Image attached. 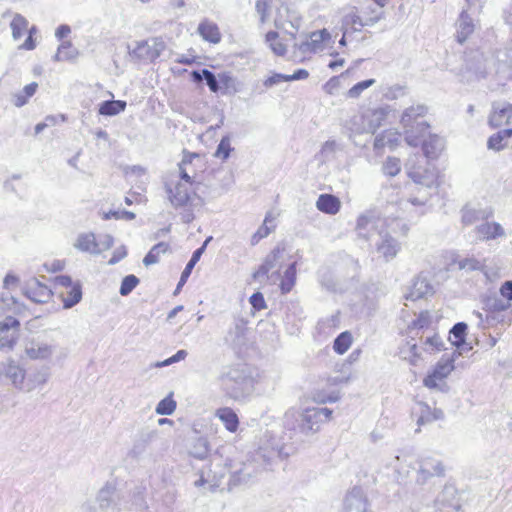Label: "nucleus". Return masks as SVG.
I'll return each mask as SVG.
<instances>
[{
  "label": "nucleus",
  "instance_id": "f257e3e1",
  "mask_svg": "<svg viewBox=\"0 0 512 512\" xmlns=\"http://www.w3.org/2000/svg\"><path fill=\"white\" fill-rule=\"evenodd\" d=\"M494 69L501 80L512 79V47L497 49L491 56L481 50H472L465 55L460 80L471 83L487 78Z\"/></svg>",
  "mask_w": 512,
  "mask_h": 512
},
{
  "label": "nucleus",
  "instance_id": "f03ea898",
  "mask_svg": "<svg viewBox=\"0 0 512 512\" xmlns=\"http://www.w3.org/2000/svg\"><path fill=\"white\" fill-rule=\"evenodd\" d=\"M332 410L326 407H308L303 410L289 409L284 415V427L290 438L303 441L305 437L319 431L321 425L328 421Z\"/></svg>",
  "mask_w": 512,
  "mask_h": 512
},
{
  "label": "nucleus",
  "instance_id": "7ed1b4c3",
  "mask_svg": "<svg viewBox=\"0 0 512 512\" xmlns=\"http://www.w3.org/2000/svg\"><path fill=\"white\" fill-rule=\"evenodd\" d=\"M218 380L225 396L237 402L248 400L254 390L252 376L240 366L225 368Z\"/></svg>",
  "mask_w": 512,
  "mask_h": 512
},
{
  "label": "nucleus",
  "instance_id": "20e7f679",
  "mask_svg": "<svg viewBox=\"0 0 512 512\" xmlns=\"http://www.w3.org/2000/svg\"><path fill=\"white\" fill-rule=\"evenodd\" d=\"M389 231L393 236H405L408 231V225L400 218H376L371 213L362 214L357 219L356 230L360 237L369 240L372 236L371 229H381Z\"/></svg>",
  "mask_w": 512,
  "mask_h": 512
},
{
  "label": "nucleus",
  "instance_id": "39448f33",
  "mask_svg": "<svg viewBox=\"0 0 512 512\" xmlns=\"http://www.w3.org/2000/svg\"><path fill=\"white\" fill-rule=\"evenodd\" d=\"M428 109L425 105L417 104L404 110L401 117V124L405 130V140L408 145L417 147L420 137H425L430 125L424 121H418L427 113Z\"/></svg>",
  "mask_w": 512,
  "mask_h": 512
},
{
  "label": "nucleus",
  "instance_id": "423d86ee",
  "mask_svg": "<svg viewBox=\"0 0 512 512\" xmlns=\"http://www.w3.org/2000/svg\"><path fill=\"white\" fill-rule=\"evenodd\" d=\"M163 186L167 199L174 209L192 206L196 188H190L187 183H182L176 173L164 176Z\"/></svg>",
  "mask_w": 512,
  "mask_h": 512
},
{
  "label": "nucleus",
  "instance_id": "0eeeda50",
  "mask_svg": "<svg viewBox=\"0 0 512 512\" xmlns=\"http://www.w3.org/2000/svg\"><path fill=\"white\" fill-rule=\"evenodd\" d=\"M284 449V445L276 436L266 433L254 454V461H262L263 465H268L276 458L287 457L288 453H285Z\"/></svg>",
  "mask_w": 512,
  "mask_h": 512
},
{
  "label": "nucleus",
  "instance_id": "6e6552de",
  "mask_svg": "<svg viewBox=\"0 0 512 512\" xmlns=\"http://www.w3.org/2000/svg\"><path fill=\"white\" fill-rule=\"evenodd\" d=\"M0 378H4L19 391L30 392L31 385L25 384L26 370L14 359L0 363Z\"/></svg>",
  "mask_w": 512,
  "mask_h": 512
},
{
  "label": "nucleus",
  "instance_id": "1a4fd4ad",
  "mask_svg": "<svg viewBox=\"0 0 512 512\" xmlns=\"http://www.w3.org/2000/svg\"><path fill=\"white\" fill-rule=\"evenodd\" d=\"M165 48L164 40L155 37L147 41L137 42L136 47L129 52V55L136 62H153L160 57Z\"/></svg>",
  "mask_w": 512,
  "mask_h": 512
},
{
  "label": "nucleus",
  "instance_id": "9d476101",
  "mask_svg": "<svg viewBox=\"0 0 512 512\" xmlns=\"http://www.w3.org/2000/svg\"><path fill=\"white\" fill-rule=\"evenodd\" d=\"M373 229L370 230V232ZM377 232L378 239L375 242L376 251L384 258L386 262L393 260L401 250V243L397 238L385 231L383 228L374 229Z\"/></svg>",
  "mask_w": 512,
  "mask_h": 512
},
{
  "label": "nucleus",
  "instance_id": "9b49d317",
  "mask_svg": "<svg viewBox=\"0 0 512 512\" xmlns=\"http://www.w3.org/2000/svg\"><path fill=\"white\" fill-rule=\"evenodd\" d=\"M57 350L54 342L43 338H32L25 344V354L31 360H49Z\"/></svg>",
  "mask_w": 512,
  "mask_h": 512
},
{
  "label": "nucleus",
  "instance_id": "f8f14e48",
  "mask_svg": "<svg viewBox=\"0 0 512 512\" xmlns=\"http://www.w3.org/2000/svg\"><path fill=\"white\" fill-rule=\"evenodd\" d=\"M455 356L456 351L453 352L452 356H443L437 362L432 372L429 373L423 380V383L427 388H437L438 382L444 380L454 370Z\"/></svg>",
  "mask_w": 512,
  "mask_h": 512
},
{
  "label": "nucleus",
  "instance_id": "ddd939ff",
  "mask_svg": "<svg viewBox=\"0 0 512 512\" xmlns=\"http://www.w3.org/2000/svg\"><path fill=\"white\" fill-rule=\"evenodd\" d=\"M20 322L13 316H7L0 322V349L12 350L18 338Z\"/></svg>",
  "mask_w": 512,
  "mask_h": 512
},
{
  "label": "nucleus",
  "instance_id": "4468645a",
  "mask_svg": "<svg viewBox=\"0 0 512 512\" xmlns=\"http://www.w3.org/2000/svg\"><path fill=\"white\" fill-rule=\"evenodd\" d=\"M369 507L368 498L361 487H353L344 498L342 512H367Z\"/></svg>",
  "mask_w": 512,
  "mask_h": 512
},
{
  "label": "nucleus",
  "instance_id": "2eb2a0df",
  "mask_svg": "<svg viewBox=\"0 0 512 512\" xmlns=\"http://www.w3.org/2000/svg\"><path fill=\"white\" fill-rule=\"evenodd\" d=\"M284 252V248L280 246H276L264 259L263 263L259 266V268L252 274V278L255 281H266L268 280V273L271 269L277 266L280 259L282 258V254Z\"/></svg>",
  "mask_w": 512,
  "mask_h": 512
},
{
  "label": "nucleus",
  "instance_id": "dca6fc26",
  "mask_svg": "<svg viewBox=\"0 0 512 512\" xmlns=\"http://www.w3.org/2000/svg\"><path fill=\"white\" fill-rule=\"evenodd\" d=\"M24 295L35 303H46L52 296V291L38 279H30L24 287Z\"/></svg>",
  "mask_w": 512,
  "mask_h": 512
},
{
  "label": "nucleus",
  "instance_id": "f3484780",
  "mask_svg": "<svg viewBox=\"0 0 512 512\" xmlns=\"http://www.w3.org/2000/svg\"><path fill=\"white\" fill-rule=\"evenodd\" d=\"M488 122L493 128L512 124V104L494 103Z\"/></svg>",
  "mask_w": 512,
  "mask_h": 512
},
{
  "label": "nucleus",
  "instance_id": "a211bd4d",
  "mask_svg": "<svg viewBox=\"0 0 512 512\" xmlns=\"http://www.w3.org/2000/svg\"><path fill=\"white\" fill-rule=\"evenodd\" d=\"M96 501L102 511H107L110 509L120 510L122 508L118 503V494L116 489L109 484H106L98 491Z\"/></svg>",
  "mask_w": 512,
  "mask_h": 512
},
{
  "label": "nucleus",
  "instance_id": "6ab92c4d",
  "mask_svg": "<svg viewBox=\"0 0 512 512\" xmlns=\"http://www.w3.org/2000/svg\"><path fill=\"white\" fill-rule=\"evenodd\" d=\"M387 469L391 470L392 473L389 474V477H391L394 482L399 485L407 483L410 474L409 465L399 455L394 456L387 463Z\"/></svg>",
  "mask_w": 512,
  "mask_h": 512
},
{
  "label": "nucleus",
  "instance_id": "aec40b11",
  "mask_svg": "<svg viewBox=\"0 0 512 512\" xmlns=\"http://www.w3.org/2000/svg\"><path fill=\"white\" fill-rule=\"evenodd\" d=\"M474 233L481 241L495 240L505 236L504 228L498 222H488L484 220L483 223L474 228Z\"/></svg>",
  "mask_w": 512,
  "mask_h": 512
},
{
  "label": "nucleus",
  "instance_id": "412c9836",
  "mask_svg": "<svg viewBox=\"0 0 512 512\" xmlns=\"http://www.w3.org/2000/svg\"><path fill=\"white\" fill-rule=\"evenodd\" d=\"M492 211L482 208H474L469 205H465L461 209V223L463 226H471L478 221L488 220L492 217Z\"/></svg>",
  "mask_w": 512,
  "mask_h": 512
},
{
  "label": "nucleus",
  "instance_id": "4be33fe9",
  "mask_svg": "<svg viewBox=\"0 0 512 512\" xmlns=\"http://www.w3.org/2000/svg\"><path fill=\"white\" fill-rule=\"evenodd\" d=\"M434 293V288L430 281L422 276H417L411 286L410 292L406 296V299L416 301L418 299L430 296Z\"/></svg>",
  "mask_w": 512,
  "mask_h": 512
},
{
  "label": "nucleus",
  "instance_id": "5701e85b",
  "mask_svg": "<svg viewBox=\"0 0 512 512\" xmlns=\"http://www.w3.org/2000/svg\"><path fill=\"white\" fill-rule=\"evenodd\" d=\"M475 24L466 10H463L456 22V40L463 44L474 32Z\"/></svg>",
  "mask_w": 512,
  "mask_h": 512
},
{
  "label": "nucleus",
  "instance_id": "b1692460",
  "mask_svg": "<svg viewBox=\"0 0 512 512\" xmlns=\"http://www.w3.org/2000/svg\"><path fill=\"white\" fill-rule=\"evenodd\" d=\"M426 158L436 159L444 148V141L438 135L429 134L428 138L420 137L419 144Z\"/></svg>",
  "mask_w": 512,
  "mask_h": 512
},
{
  "label": "nucleus",
  "instance_id": "393cba45",
  "mask_svg": "<svg viewBox=\"0 0 512 512\" xmlns=\"http://www.w3.org/2000/svg\"><path fill=\"white\" fill-rule=\"evenodd\" d=\"M74 247L81 252H86L93 255H98L102 252V249H100V244L97 243L95 234L92 232L79 234L74 243Z\"/></svg>",
  "mask_w": 512,
  "mask_h": 512
},
{
  "label": "nucleus",
  "instance_id": "a878e982",
  "mask_svg": "<svg viewBox=\"0 0 512 512\" xmlns=\"http://www.w3.org/2000/svg\"><path fill=\"white\" fill-rule=\"evenodd\" d=\"M254 459L252 461H248L243 463L240 469H237L232 472L230 477V483L233 485H241L246 484L249 480L254 477L259 469L254 464Z\"/></svg>",
  "mask_w": 512,
  "mask_h": 512
},
{
  "label": "nucleus",
  "instance_id": "bb28decb",
  "mask_svg": "<svg viewBox=\"0 0 512 512\" xmlns=\"http://www.w3.org/2000/svg\"><path fill=\"white\" fill-rule=\"evenodd\" d=\"M330 38V34L326 29L312 32L310 39L299 45V50L303 53L316 52L321 50L322 43Z\"/></svg>",
  "mask_w": 512,
  "mask_h": 512
},
{
  "label": "nucleus",
  "instance_id": "cd10ccee",
  "mask_svg": "<svg viewBox=\"0 0 512 512\" xmlns=\"http://www.w3.org/2000/svg\"><path fill=\"white\" fill-rule=\"evenodd\" d=\"M286 23L297 31L301 25V17L295 11H290L287 6H281L275 18V24L277 27H284Z\"/></svg>",
  "mask_w": 512,
  "mask_h": 512
},
{
  "label": "nucleus",
  "instance_id": "c85d7f7f",
  "mask_svg": "<svg viewBox=\"0 0 512 512\" xmlns=\"http://www.w3.org/2000/svg\"><path fill=\"white\" fill-rule=\"evenodd\" d=\"M191 79L195 83H199L204 80L211 92H220V85L217 81L218 75H215L214 72L207 68H203L202 70H193L191 72Z\"/></svg>",
  "mask_w": 512,
  "mask_h": 512
},
{
  "label": "nucleus",
  "instance_id": "c756f323",
  "mask_svg": "<svg viewBox=\"0 0 512 512\" xmlns=\"http://www.w3.org/2000/svg\"><path fill=\"white\" fill-rule=\"evenodd\" d=\"M339 199L332 194H321L316 202L319 211L334 215L340 210Z\"/></svg>",
  "mask_w": 512,
  "mask_h": 512
},
{
  "label": "nucleus",
  "instance_id": "7c9ffc66",
  "mask_svg": "<svg viewBox=\"0 0 512 512\" xmlns=\"http://www.w3.org/2000/svg\"><path fill=\"white\" fill-rule=\"evenodd\" d=\"M224 424L229 432H236L239 426V418L236 412L230 407H222L216 410L215 414Z\"/></svg>",
  "mask_w": 512,
  "mask_h": 512
},
{
  "label": "nucleus",
  "instance_id": "2f4dec72",
  "mask_svg": "<svg viewBox=\"0 0 512 512\" xmlns=\"http://www.w3.org/2000/svg\"><path fill=\"white\" fill-rule=\"evenodd\" d=\"M198 33L202 38L211 43H219L221 40V33L217 24L204 20L198 25Z\"/></svg>",
  "mask_w": 512,
  "mask_h": 512
},
{
  "label": "nucleus",
  "instance_id": "473e14b6",
  "mask_svg": "<svg viewBox=\"0 0 512 512\" xmlns=\"http://www.w3.org/2000/svg\"><path fill=\"white\" fill-rule=\"evenodd\" d=\"M367 122V129L370 134H374L385 120L387 113L383 108L368 110L364 113Z\"/></svg>",
  "mask_w": 512,
  "mask_h": 512
},
{
  "label": "nucleus",
  "instance_id": "72a5a7b5",
  "mask_svg": "<svg viewBox=\"0 0 512 512\" xmlns=\"http://www.w3.org/2000/svg\"><path fill=\"white\" fill-rule=\"evenodd\" d=\"M189 454L199 460H204L209 455V443L204 437L194 438L189 445Z\"/></svg>",
  "mask_w": 512,
  "mask_h": 512
},
{
  "label": "nucleus",
  "instance_id": "f704fd0d",
  "mask_svg": "<svg viewBox=\"0 0 512 512\" xmlns=\"http://www.w3.org/2000/svg\"><path fill=\"white\" fill-rule=\"evenodd\" d=\"M409 177L416 183L426 188H433L436 185V174L430 170H413L409 172Z\"/></svg>",
  "mask_w": 512,
  "mask_h": 512
},
{
  "label": "nucleus",
  "instance_id": "c9c22d12",
  "mask_svg": "<svg viewBox=\"0 0 512 512\" xmlns=\"http://www.w3.org/2000/svg\"><path fill=\"white\" fill-rule=\"evenodd\" d=\"M512 137V127L499 130L488 138L487 147L490 150L501 151L506 147L505 140Z\"/></svg>",
  "mask_w": 512,
  "mask_h": 512
},
{
  "label": "nucleus",
  "instance_id": "e433bc0d",
  "mask_svg": "<svg viewBox=\"0 0 512 512\" xmlns=\"http://www.w3.org/2000/svg\"><path fill=\"white\" fill-rule=\"evenodd\" d=\"M419 467L422 472L430 473L435 477L444 475V466L439 459L433 457H423L419 460Z\"/></svg>",
  "mask_w": 512,
  "mask_h": 512
},
{
  "label": "nucleus",
  "instance_id": "4c0bfd02",
  "mask_svg": "<svg viewBox=\"0 0 512 512\" xmlns=\"http://www.w3.org/2000/svg\"><path fill=\"white\" fill-rule=\"evenodd\" d=\"M296 267L297 262H292L284 271V274L279 285L282 294H288L293 289L296 283Z\"/></svg>",
  "mask_w": 512,
  "mask_h": 512
},
{
  "label": "nucleus",
  "instance_id": "58836bf2",
  "mask_svg": "<svg viewBox=\"0 0 512 512\" xmlns=\"http://www.w3.org/2000/svg\"><path fill=\"white\" fill-rule=\"evenodd\" d=\"M202 255H203V250L202 249H196L193 252L190 260L188 261V263L186 264L184 270L181 273L180 280H179V282H178V284L176 286L174 294H177L181 290V288L184 286V284L187 282L189 276L192 273L193 268L195 267L197 262L200 260Z\"/></svg>",
  "mask_w": 512,
  "mask_h": 512
},
{
  "label": "nucleus",
  "instance_id": "ea45409f",
  "mask_svg": "<svg viewBox=\"0 0 512 512\" xmlns=\"http://www.w3.org/2000/svg\"><path fill=\"white\" fill-rule=\"evenodd\" d=\"M82 299V285L79 281L67 289L66 295L62 294L63 307L70 309L78 304Z\"/></svg>",
  "mask_w": 512,
  "mask_h": 512
},
{
  "label": "nucleus",
  "instance_id": "a19ab883",
  "mask_svg": "<svg viewBox=\"0 0 512 512\" xmlns=\"http://www.w3.org/2000/svg\"><path fill=\"white\" fill-rule=\"evenodd\" d=\"M468 326L465 322L456 323L449 332V340L456 348L463 347L466 341Z\"/></svg>",
  "mask_w": 512,
  "mask_h": 512
},
{
  "label": "nucleus",
  "instance_id": "79ce46f5",
  "mask_svg": "<svg viewBox=\"0 0 512 512\" xmlns=\"http://www.w3.org/2000/svg\"><path fill=\"white\" fill-rule=\"evenodd\" d=\"M126 105V102L122 100H106L100 104L99 114L104 116H115L123 112Z\"/></svg>",
  "mask_w": 512,
  "mask_h": 512
},
{
  "label": "nucleus",
  "instance_id": "37998d69",
  "mask_svg": "<svg viewBox=\"0 0 512 512\" xmlns=\"http://www.w3.org/2000/svg\"><path fill=\"white\" fill-rule=\"evenodd\" d=\"M421 409V415L417 419L418 425H423L434 420H440L444 418V413L441 409H434L431 411L427 404L419 403Z\"/></svg>",
  "mask_w": 512,
  "mask_h": 512
},
{
  "label": "nucleus",
  "instance_id": "c03bdc74",
  "mask_svg": "<svg viewBox=\"0 0 512 512\" xmlns=\"http://www.w3.org/2000/svg\"><path fill=\"white\" fill-rule=\"evenodd\" d=\"M169 249V244L166 242H159L155 244L149 252L145 255L143 259V264L145 266H150L159 262V256L162 253L167 252Z\"/></svg>",
  "mask_w": 512,
  "mask_h": 512
},
{
  "label": "nucleus",
  "instance_id": "a18cd8bd",
  "mask_svg": "<svg viewBox=\"0 0 512 512\" xmlns=\"http://www.w3.org/2000/svg\"><path fill=\"white\" fill-rule=\"evenodd\" d=\"M78 51L73 47L70 41H65L59 45L57 53L54 56L55 61H67L76 58Z\"/></svg>",
  "mask_w": 512,
  "mask_h": 512
},
{
  "label": "nucleus",
  "instance_id": "49530a36",
  "mask_svg": "<svg viewBox=\"0 0 512 512\" xmlns=\"http://www.w3.org/2000/svg\"><path fill=\"white\" fill-rule=\"evenodd\" d=\"M28 24V20L21 14L17 13L14 15L10 23L12 37L14 40H19L23 36L24 31L28 28Z\"/></svg>",
  "mask_w": 512,
  "mask_h": 512
},
{
  "label": "nucleus",
  "instance_id": "de8ad7c7",
  "mask_svg": "<svg viewBox=\"0 0 512 512\" xmlns=\"http://www.w3.org/2000/svg\"><path fill=\"white\" fill-rule=\"evenodd\" d=\"M346 126L352 134H369L364 113L352 116Z\"/></svg>",
  "mask_w": 512,
  "mask_h": 512
},
{
  "label": "nucleus",
  "instance_id": "09e8293b",
  "mask_svg": "<svg viewBox=\"0 0 512 512\" xmlns=\"http://www.w3.org/2000/svg\"><path fill=\"white\" fill-rule=\"evenodd\" d=\"M351 343H352L351 333L348 331H344V332L340 333L335 338L334 343H333V349L337 354L342 355L349 349V347L351 346Z\"/></svg>",
  "mask_w": 512,
  "mask_h": 512
},
{
  "label": "nucleus",
  "instance_id": "8fccbe9b",
  "mask_svg": "<svg viewBox=\"0 0 512 512\" xmlns=\"http://www.w3.org/2000/svg\"><path fill=\"white\" fill-rule=\"evenodd\" d=\"M369 24L370 23L363 22L362 18L354 12L346 14L342 19V29L345 30L351 27L354 31H360L362 27Z\"/></svg>",
  "mask_w": 512,
  "mask_h": 512
},
{
  "label": "nucleus",
  "instance_id": "3c124183",
  "mask_svg": "<svg viewBox=\"0 0 512 512\" xmlns=\"http://www.w3.org/2000/svg\"><path fill=\"white\" fill-rule=\"evenodd\" d=\"M147 507L145 497H144V489L141 487H136L133 492L132 500L129 505H125L124 508L129 510H139L143 511Z\"/></svg>",
  "mask_w": 512,
  "mask_h": 512
},
{
  "label": "nucleus",
  "instance_id": "603ef678",
  "mask_svg": "<svg viewBox=\"0 0 512 512\" xmlns=\"http://www.w3.org/2000/svg\"><path fill=\"white\" fill-rule=\"evenodd\" d=\"M278 36L276 31H269L266 34V42L276 55L283 56L286 53V46L278 40Z\"/></svg>",
  "mask_w": 512,
  "mask_h": 512
},
{
  "label": "nucleus",
  "instance_id": "864d4df0",
  "mask_svg": "<svg viewBox=\"0 0 512 512\" xmlns=\"http://www.w3.org/2000/svg\"><path fill=\"white\" fill-rule=\"evenodd\" d=\"M273 0H257L255 10L259 16L260 23L264 24L269 20Z\"/></svg>",
  "mask_w": 512,
  "mask_h": 512
},
{
  "label": "nucleus",
  "instance_id": "5fc2aeb1",
  "mask_svg": "<svg viewBox=\"0 0 512 512\" xmlns=\"http://www.w3.org/2000/svg\"><path fill=\"white\" fill-rule=\"evenodd\" d=\"M217 81H218V84L220 85V92L222 94H226V93L230 92L231 90H233L234 92L237 91L235 88V79L233 78L231 73H229V72L219 73Z\"/></svg>",
  "mask_w": 512,
  "mask_h": 512
},
{
  "label": "nucleus",
  "instance_id": "6e6d98bb",
  "mask_svg": "<svg viewBox=\"0 0 512 512\" xmlns=\"http://www.w3.org/2000/svg\"><path fill=\"white\" fill-rule=\"evenodd\" d=\"M271 220V213H267L264 219L263 224L258 228V230L251 237V245H256L260 240L266 238L272 231V229L268 226Z\"/></svg>",
  "mask_w": 512,
  "mask_h": 512
},
{
  "label": "nucleus",
  "instance_id": "4d7b16f0",
  "mask_svg": "<svg viewBox=\"0 0 512 512\" xmlns=\"http://www.w3.org/2000/svg\"><path fill=\"white\" fill-rule=\"evenodd\" d=\"M175 409L176 401L169 395L157 404L155 411L158 415H171Z\"/></svg>",
  "mask_w": 512,
  "mask_h": 512
},
{
  "label": "nucleus",
  "instance_id": "13d9d810",
  "mask_svg": "<svg viewBox=\"0 0 512 512\" xmlns=\"http://www.w3.org/2000/svg\"><path fill=\"white\" fill-rule=\"evenodd\" d=\"M458 267L466 272L481 271L484 268L482 262L474 257L462 258L457 261Z\"/></svg>",
  "mask_w": 512,
  "mask_h": 512
},
{
  "label": "nucleus",
  "instance_id": "bf43d9fd",
  "mask_svg": "<svg viewBox=\"0 0 512 512\" xmlns=\"http://www.w3.org/2000/svg\"><path fill=\"white\" fill-rule=\"evenodd\" d=\"M375 82H376V80L371 78V79H366V80L356 83L348 90L347 97L352 98V99H357L358 97H360V95L362 94V92L364 90H366L369 87H371L372 85H374Z\"/></svg>",
  "mask_w": 512,
  "mask_h": 512
},
{
  "label": "nucleus",
  "instance_id": "052dcab7",
  "mask_svg": "<svg viewBox=\"0 0 512 512\" xmlns=\"http://www.w3.org/2000/svg\"><path fill=\"white\" fill-rule=\"evenodd\" d=\"M49 373L46 371H38L36 373L26 375L25 384L31 385L30 392L36 387L43 385L47 382Z\"/></svg>",
  "mask_w": 512,
  "mask_h": 512
},
{
  "label": "nucleus",
  "instance_id": "680f3d73",
  "mask_svg": "<svg viewBox=\"0 0 512 512\" xmlns=\"http://www.w3.org/2000/svg\"><path fill=\"white\" fill-rule=\"evenodd\" d=\"M339 149L340 145L335 140H328L322 145L319 155L323 161H328Z\"/></svg>",
  "mask_w": 512,
  "mask_h": 512
},
{
  "label": "nucleus",
  "instance_id": "e2e57ef3",
  "mask_svg": "<svg viewBox=\"0 0 512 512\" xmlns=\"http://www.w3.org/2000/svg\"><path fill=\"white\" fill-rule=\"evenodd\" d=\"M139 284V279L133 275H127L122 279L119 293L121 296L129 295Z\"/></svg>",
  "mask_w": 512,
  "mask_h": 512
},
{
  "label": "nucleus",
  "instance_id": "0e129e2a",
  "mask_svg": "<svg viewBox=\"0 0 512 512\" xmlns=\"http://www.w3.org/2000/svg\"><path fill=\"white\" fill-rule=\"evenodd\" d=\"M16 304V299L9 292H2L0 294V316L14 310Z\"/></svg>",
  "mask_w": 512,
  "mask_h": 512
},
{
  "label": "nucleus",
  "instance_id": "69168bd1",
  "mask_svg": "<svg viewBox=\"0 0 512 512\" xmlns=\"http://www.w3.org/2000/svg\"><path fill=\"white\" fill-rule=\"evenodd\" d=\"M231 151L232 147L230 143V138L229 136H224L222 137L217 146L215 157L221 158L222 160H226L229 158Z\"/></svg>",
  "mask_w": 512,
  "mask_h": 512
},
{
  "label": "nucleus",
  "instance_id": "338daca9",
  "mask_svg": "<svg viewBox=\"0 0 512 512\" xmlns=\"http://www.w3.org/2000/svg\"><path fill=\"white\" fill-rule=\"evenodd\" d=\"M383 173L387 176L393 177L400 172V160L395 157H388L383 164Z\"/></svg>",
  "mask_w": 512,
  "mask_h": 512
},
{
  "label": "nucleus",
  "instance_id": "774afa93",
  "mask_svg": "<svg viewBox=\"0 0 512 512\" xmlns=\"http://www.w3.org/2000/svg\"><path fill=\"white\" fill-rule=\"evenodd\" d=\"M489 312L492 314L501 313L511 307L510 302L502 298H494L488 302Z\"/></svg>",
  "mask_w": 512,
  "mask_h": 512
}]
</instances>
